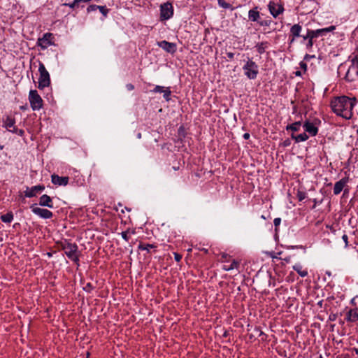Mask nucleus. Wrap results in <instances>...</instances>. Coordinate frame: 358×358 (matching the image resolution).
Masks as SVG:
<instances>
[{"instance_id": "obj_1", "label": "nucleus", "mask_w": 358, "mask_h": 358, "mask_svg": "<svg viewBox=\"0 0 358 358\" xmlns=\"http://www.w3.org/2000/svg\"><path fill=\"white\" fill-rule=\"evenodd\" d=\"M357 103V100L355 96H341L331 100V107L335 114L350 120L353 115V109Z\"/></svg>"}, {"instance_id": "obj_2", "label": "nucleus", "mask_w": 358, "mask_h": 358, "mask_svg": "<svg viewBox=\"0 0 358 358\" xmlns=\"http://www.w3.org/2000/svg\"><path fill=\"white\" fill-rule=\"evenodd\" d=\"M336 29L335 26H330L329 27L318 29L316 30L308 29L306 35L302 36L304 41L308 40L306 48L310 49L313 47V43L311 42L312 38H317L320 36L325 35L327 33L334 31Z\"/></svg>"}, {"instance_id": "obj_3", "label": "nucleus", "mask_w": 358, "mask_h": 358, "mask_svg": "<svg viewBox=\"0 0 358 358\" xmlns=\"http://www.w3.org/2000/svg\"><path fill=\"white\" fill-rule=\"evenodd\" d=\"M62 249L64 251L65 255L69 259L76 263L79 262L80 252L76 243L64 241L62 243Z\"/></svg>"}, {"instance_id": "obj_4", "label": "nucleus", "mask_w": 358, "mask_h": 358, "mask_svg": "<svg viewBox=\"0 0 358 358\" xmlns=\"http://www.w3.org/2000/svg\"><path fill=\"white\" fill-rule=\"evenodd\" d=\"M38 71L40 77L38 79V89L43 90L47 87L50 84V78L48 71L46 70L45 65L42 63H39Z\"/></svg>"}, {"instance_id": "obj_5", "label": "nucleus", "mask_w": 358, "mask_h": 358, "mask_svg": "<svg viewBox=\"0 0 358 358\" xmlns=\"http://www.w3.org/2000/svg\"><path fill=\"white\" fill-rule=\"evenodd\" d=\"M29 101L33 110H39L43 107V99L36 90H31L29 93Z\"/></svg>"}, {"instance_id": "obj_6", "label": "nucleus", "mask_w": 358, "mask_h": 358, "mask_svg": "<svg viewBox=\"0 0 358 358\" xmlns=\"http://www.w3.org/2000/svg\"><path fill=\"white\" fill-rule=\"evenodd\" d=\"M245 75L249 79H255L258 74V66L255 62L249 59L246 62L245 65L243 66Z\"/></svg>"}, {"instance_id": "obj_7", "label": "nucleus", "mask_w": 358, "mask_h": 358, "mask_svg": "<svg viewBox=\"0 0 358 358\" xmlns=\"http://www.w3.org/2000/svg\"><path fill=\"white\" fill-rule=\"evenodd\" d=\"M38 46L41 49L45 50L48 47L55 45L54 36L52 33H45L41 38H39L37 41Z\"/></svg>"}, {"instance_id": "obj_8", "label": "nucleus", "mask_w": 358, "mask_h": 358, "mask_svg": "<svg viewBox=\"0 0 358 358\" xmlns=\"http://www.w3.org/2000/svg\"><path fill=\"white\" fill-rule=\"evenodd\" d=\"M358 76V59L355 57L352 60V64L345 74V79L348 81H353Z\"/></svg>"}, {"instance_id": "obj_9", "label": "nucleus", "mask_w": 358, "mask_h": 358, "mask_svg": "<svg viewBox=\"0 0 358 358\" xmlns=\"http://www.w3.org/2000/svg\"><path fill=\"white\" fill-rule=\"evenodd\" d=\"M173 15V8L171 3L167 2L161 5L160 18L162 20L170 19Z\"/></svg>"}, {"instance_id": "obj_10", "label": "nucleus", "mask_w": 358, "mask_h": 358, "mask_svg": "<svg viewBox=\"0 0 358 358\" xmlns=\"http://www.w3.org/2000/svg\"><path fill=\"white\" fill-rule=\"evenodd\" d=\"M268 8L271 15L276 18L279 15L284 12V8L282 5L275 3L274 1H270L268 5Z\"/></svg>"}, {"instance_id": "obj_11", "label": "nucleus", "mask_w": 358, "mask_h": 358, "mask_svg": "<svg viewBox=\"0 0 358 358\" xmlns=\"http://www.w3.org/2000/svg\"><path fill=\"white\" fill-rule=\"evenodd\" d=\"M157 44L159 48H162L164 50L169 53L173 54L176 52L177 46L174 43H171L166 41H162L157 42Z\"/></svg>"}, {"instance_id": "obj_12", "label": "nucleus", "mask_w": 358, "mask_h": 358, "mask_svg": "<svg viewBox=\"0 0 358 358\" xmlns=\"http://www.w3.org/2000/svg\"><path fill=\"white\" fill-rule=\"evenodd\" d=\"M31 210L35 215L43 219L51 218L53 215L52 213L50 210L45 208H41L36 206H32Z\"/></svg>"}, {"instance_id": "obj_13", "label": "nucleus", "mask_w": 358, "mask_h": 358, "mask_svg": "<svg viewBox=\"0 0 358 358\" xmlns=\"http://www.w3.org/2000/svg\"><path fill=\"white\" fill-rule=\"evenodd\" d=\"M349 182V178L348 177H344L340 180L337 181L334 187V194L335 195L339 194L343 189L345 192L346 189H345V187L347 186V184Z\"/></svg>"}, {"instance_id": "obj_14", "label": "nucleus", "mask_w": 358, "mask_h": 358, "mask_svg": "<svg viewBox=\"0 0 358 358\" xmlns=\"http://www.w3.org/2000/svg\"><path fill=\"white\" fill-rule=\"evenodd\" d=\"M45 189V186L38 185L36 186H33L31 187H27L26 190L24 191V196L28 198L34 197L37 194Z\"/></svg>"}, {"instance_id": "obj_15", "label": "nucleus", "mask_w": 358, "mask_h": 358, "mask_svg": "<svg viewBox=\"0 0 358 358\" xmlns=\"http://www.w3.org/2000/svg\"><path fill=\"white\" fill-rule=\"evenodd\" d=\"M303 129L306 132L308 133L311 136H315L318 132V127L315 122L306 121L303 125Z\"/></svg>"}, {"instance_id": "obj_16", "label": "nucleus", "mask_w": 358, "mask_h": 358, "mask_svg": "<svg viewBox=\"0 0 358 358\" xmlns=\"http://www.w3.org/2000/svg\"><path fill=\"white\" fill-rule=\"evenodd\" d=\"M302 30V27L299 24H295L290 28V43H292L296 38L300 36V33Z\"/></svg>"}, {"instance_id": "obj_17", "label": "nucleus", "mask_w": 358, "mask_h": 358, "mask_svg": "<svg viewBox=\"0 0 358 358\" xmlns=\"http://www.w3.org/2000/svg\"><path fill=\"white\" fill-rule=\"evenodd\" d=\"M241 262L236 259L230 260L229 263H226L222 265V268L226 271H230L232 270H238L240 267Z\"/></svg>"}, {"instance_id": "obj_18", "label": "nucleus", "mask_w": 358, "mask_h": 358, "mask_svg": "<svg viewBox=\"0 0 358 358\" xmlns=\"http://www.w3.org/2000/svg\"><path fill=\"white\" fill-rule=\"evenodd\" d=\"M51 180L54 185L65 186L69 182V177H61L58 175L53 174L51 176Z\"/></svg>"}, {"instance_id": "obj_19", "label": "nucleus", "mask_w": 358, "mask_h": 358, "mask_svg": "<svg viewBox=\"0 0 358 358\" xmlns=\"http://www.w3.org/2000/svg\"><path fill=\"white\" fill-rule=\"evenodd\" d=\"M3 125L8 131H10V129H14L16 127L15 118L8 115L3 117Z\"/></svg>"}, {"instance_id": "obj_20", "label": "nucleus", "mask_w": 358, "mask_h": 358, "mask_svg": "<svg viewBox=\"0 0 358 358\" xmlns=\"http://www.w3.org/2000/svg\"><path fill=\"white\" fill-rule=\"evenodd\" d=\"M39 205L41 206H46L48 208H53L52 200L51 197L47 194H43L40 197Z\"/></svg>"}, {"instance_id": "obj_21", "label": "nucleus", "mask_w": 358, "mask_h": 358, "mask_svg": "<svg viewBox=\"0 0 358 358\" xmlns=\"http://www.w3.org/2000/svg\"><path fill=\"white\" fill-rule=\"evenodd\" d=\"M248 18L252 22H259L260 18V13L258 11V8L255 7L248 11Z\"/></svg>"}, {"instance_id": "obj_22", "label": "nucleus", "mask_w": 358, "mask_h": 358, "mask_svg": "<svg viewBox=\"0 0 358 358\" xmlns=\"http://www.w3.org/2000/svg\"><path fill=\"white\" fill-rule=\"evenodd\" d=\"M347 320L350 322H355L358 320V308L352 309L348 312Z\"/></svg>"}, {"instance_id": "obj_23", "label": "nucleus", "mask_w": 358, "mask_h": 358, "mask_svg": "<svg viewBox=\"0 0 358 358\" xmlns=\"http://www.w3.org/2000/svg\"><path fill=\"white\" fill-rule=\"evenodd\" d=\"M291 136L292 138H293L296 143L306 141L308 138V136L306 134V132L300 134L299 135H294V134H292Z\"/></svg>"}, {"instance_id": "obj_24", "label": "nucleus", "mask_w": 358, "mask_h": 358, "mask_svg": "<svg viewBox=\"0 0 358 358\" xmlns=\"http://www.w3.org/2000/svg\"><path fill=\"white\" fill-rule=\"evenodd\" d=\"M293 269L296 271L298 274L301 277H306L308 275L306 269H303L302 266L300 264H296L293 266Z\"/></svg>"}, {"instance_id": "obj_25", "label": "nucleus", "mask_w": 358, "mask_h": 358, "mask_svg": "<svg viewBox=\"0 0 358 358\" xmlns=\"http://www.w3.org/2000/svg\"><path fill=\"white\" fill-rule=\"evenodd\" d=\"M268 47V43L266 41L261 42L256 45L257 50L259 54H263Z\"/></svg>"}, {"instance_id": "obj_26", "label": "nucleus", "mask_w": 358, "mask_h": 358, "mask_svg": "<svg viewBox=\"0 0 358 358\" xmlns=\"http://www.w3.org/2000/svg\"><path fill=\"white\" fill-rule=\"evenodd\" d=\"M1 220L5 223H10L13 220V215L11 212L7 213L1 216Z\"/></svg>"}, {"instance_id": "obj_27", "label": "nucleus", "mask_w": 358, "mask_h": 358, "mask_svg": "<svg viewBox=\"0 0 358 358\" xmlns=\"http://www.w3.org/2000/svg\"><path fill=\"white\" fill-rule=\"evenodd\" d=\"M138 249L141 250H146L148 252H150V249H154V248H156L157 246L155 245H153V244H143V243H140L138 245Z\"/></svg>"}, {"instance_id": "obj_28", "label": "nucleus", "mask_w": 358, "mask_h": 358, "mask_svg": "<svg viewBox=\"0 0 358 358\" xmlns=\"http://www.w3.org/2000/svg\"><path fill=\"white\" fill-rule=\"evenodd\" d=\"M301 125V122H296L292 124L287 125L286 129L292 130L293 131H297L300 129Z\"/></svg>"}, {"instance_id": "obj_29", "label": "nucleus", "mask_w": 358, "mask_h": 358, "mask_svg": "<svg viewBox=\"0 0 358 358\" xmlns=\"http://www.w3.org/2000/svg\"><path fill=\"white\" fill-rule=\"evenodd\" d=\"M218 5L225 9H231L233 10L234 8L232 7V6L227 3L225 0H217Z\"/></svg>"}, {"instance_id": "obj_30", "label": "nucleus", "mask_w": 358, "mask_h": 358, "mask_svg": "<svg viewBox=\"0 0 358 358\" xmlns=\"http://www.w3.org/2000/svg\"><path fill=\"white\" fill-rule=\"evenodd\" d=\"M220 256V262L224 263V264L226 263H229L230 260L232 259L230 255L224 252L222 253Z\"/></svg>"}, {"instance_id": "obj_31", "label": "nucleus", "mask_w": 358, "mask_h": 358, "mask_svg": "<svg viewBox=\"0 0 358 358\" xmlns=\"http://www.w3.org/2000/svg\"><path fill=\"white\" fill-rule=\"evenodd\" d=\"M163 93V96L164 98L166 100V101H169L171 99V90H169V87H165V89L164 90V92H162Z\"/></svg>"}, {"instance_id": "obj_32", "label": "nucleus", "mask_w": 358, "mask_h": 358, "mask_svg": "<svg viewBox=\"0 0 358 358\" xmlns=\"http://www.w3.org/2000/svg\"><path fill=\"white\" fill-rule=\"evenodd\" d=\"M271 22L272 21L270 20H264L259 21L258 24L262 27H270Z\"/></svg>"}, {"instance_id": "obj_33", "label": "nucleus", "mask_w": 358, "mask_h": 358, "mask_svg": "<svg viewBox=\"0 0 358 358\" xmlns=\"http://www.w3.org/2000/svg\"><path fill=\"white\" fill-rule=\"evenodd\" d=\"M99 11L103 14V16L106 17L109 10L104 6H100L99 8Z\"/></svg>"}, {"instance_id": "obj_34", "label": "nucleus", "mask_w": 358, "mask_h": 358, "mask_svg": "<svg viewBox=\"0 0 358 358\" xmlns=\"http://www.w3.org/2000/svg\"><path fill=\"white\" fill-rule=\"evenodd\" d=\"M164 89V87L156 85L155 87L152 90V92L155 93H162Z\"/></svg>"}, {"instance_id": "obj_35", "label": "nucleus", "mask_w": 358, "mask_h": 358, "mask_svg": "<svg viewBox=\"0 0 358 358\" xmlns=\"http://www.w3.org/2000/svg\"><path fill=\"white\" fill-rule=\"evenodd\" d=\"M306 197V194L304 192L299 191L297 192V198L299 201H303Z\"/></svg>"}, {"instance_id": "obj_36", "label": "nucleus", "mask_w": 358, "mask_h": 358, "mask_svg": "<svg viewBox=\"0 0 358 358\" xmlns=\"http://www.w3.org/2000/svg\"><path fill=\"white\" fill-rule=\"evenodd\" d=\"M99 6H97V5H90L87 7V13H90V12H92V11H95L97 9L99 8Z\"/></svg>"}, {"instance_id": "obj_37", "label": "nucleus", "mask_w": 358, "mask_h": 358, "mask_svg": "<svg viewBox=\"0 0 358 358\" xmlns=\"http://www.w3.org/2000/svg\"><path fill=\"white\" fill-rule=\"evenodd\" d=\"M10 132L14 133V134H18L19 136H23L24 134V130L18 129L17 127H15L14 129H10Z\"/></svg>"}, {"instance_id": "obj_38", "label": "nucleus", "mask_w": 358, "mask_h": 358, "mask_svg": "<svg viewBox=\"0 0 358 358\" xmlns=\"http://www.w3.org/2000/svg\"><path fill=\"white\" fill-rule=\"evenodd\" d=\"M129 233V230H127L125 231H122L120 234L122 238L125 240L126 241H128L129 240V236H128V234Z\"/></svg>"}, {"instance_id": "obj_39", "label": "nucleus", "mask_w": 358, "mask_h": 358, "mask_svg": "<svg viewBox=\"0 0 358 358\" xmlns=\"http://www.w3.org/2000/svg\"><path fill=\"white\" fill-rule=\"evenodd\" d=\"M80 0H74L72 3L66 4L68 6H69L71 8H75L78 3H80Z\"/></svg>"}, {"instance_id": "obj_40", "label": "nucleus", "mask_w": 358, "mask_h": 358, "mask_svg": "<svg viewBox=\"0 0 358 358\" xmlns=\"http://www.w3.org/2000/svg\"><path fill=\"white\" fill-rule=\"evenodd\" d=\"M173 255H174L175 260L177 262H179L181 260V259H182V255H180V254H178L177 252H174Z\"/></svg>"}, {"instance_id": "obj_41", "label": "nucleus", "mask_w": 358, "mask_h": 358, "mask_svg": "<svg viewBox=\"0 0 358 358\" xmlns=\"http://www.w3.org/2000/svg\"><path fill=\"white\" fill-rule=\"evenodd\" d=\"M342 239L345 242V247L347 248L348 246V237L346 234H343L342 236Z\"/></svg>"}, {"instance_id": "obj_42", "label": "nucleus", "mask_w": 358, "mask_h": 358, "mask_svg": "<svg viewBox=\"0 0 358 358\" xmlns=\"http://www.w3.org/2000/svg\"><path fill=\"white\" fill-rule=\"evenodd\" d=\"M280 222H281V219L279 217L275 218L273 220V223L275 227H278V225H280Z\"/></svg>"}, {"instance_id": "obj_43", "label": "nucleus", "mask_w": 358, "mask_h": 358, "mask_svg": "<svg viewBox=\"0 0 358 358\" xmlns=\"http://www.w3.org/2000/svg\"><path fill=\"white\" fill-rule=\"evenodd\" d=\"M126 87H127V89L129 91H131V90H133L134 89V86L132 84H131V83L127 84V85H126Z\"/></svg>"}, {"instance_id": "obj_44", "label": "nucleus", "mask_w": 358, "mask_h": 358, "mask_svg": "<svg viewBox=\"0 0 358 358\" xmlns=\"http://www.w3.org/2000/svg\"><path fill=\"white\" fill-rule=\"evenodd\" d=\"M91 289H92V285L90 283H87V285L84 287V289L87 292H90Z\"/></svg>"}, {"instance_id": "obj_45", "label": "nucleus", "mask_w": 358, "mask_h": 358, "mask_svg": "<svg viewBox=\"0 0 358 358\" xmlns=\"http://www.w3.org/2000/svg\"><path fill=\"white\" fill-rule=\"evenodd\" d=\"M244 139H248L250 138V134L248 133H245L243 134Z\"/></svg>"}, {"instance_id": "obj_46", "label": "nucleus", "mask_w": 358, "mask_h": 358, "mask_svg": "<svg viewBox=\"0 0 358 358\" xmlns=\"http://www.w3.org/2000/svg\"><path fill=\"white\" fill-rule=\"evenodd\" d=\"M233 56H234V54H233V53H228V57H229V58H232V57H233Z\"/></svg>"}, {"instance_id": "obj_47", "label": "nucleus", "mask_w": 358, "mask_h": 358, "mask_svg": "<svg viewBox=\"0 0 358 358\" xmlns=\"http://www.w3.org/2000/svg\"><path fill=\"white\" fill-rule=\"evenodd\" d=\"M285 260L287 262H289L290 261V257H287V258H285Z\"/></svg>"}, {"instance_id": "obj_48", "label": "nucleus", "mask_w": 358, "mask_h": 358, "mask_svg": "<svg viewBox=\"0 0 358 358\" xmlns=\"http://www.w3.org/2000/svg\"><path fill=\"white\" fill-rule=\"evenodd\" d=\"M131 234H135V231H134V230H132V231H131Z\"/></svg>"}, {"instance_id": "obj_49", "label": "nucleus", "mask_w": 358, "mask_h": 358, "mask_svg": "<svg viewBox=\"0 0 358 358\" xmlns=\"http://www.w3.org/2000/svg\"><path fill=\"white\" fill-rule=\"evenodd\" d=\"M314 38H311V42H313V43Z\"/></svg>"}, {"instance_id": "obj_50", "label": "nucleus", "mask_w": 358, "mask_h": 358, "mask_svg": "<svg viewBox=\"0 0 358 358\" xmlns=\"http://www.w3.org/2000/svg\"><path fill=\"white\" fill-rule=\"evenodd\" d=\"M318 358H323L322 355H320Z\"/></svg>"}, {"instance_id": "obj_51", "label": "nucleus", "mask_w": 358, "mask_h": 358, "mask_svg": "<svg viewBox=\"0 0 358 358\" xmlns=\"http://www.w3.org/2000/svg\"><path fill=\"white\" fill-rule=\"evenodd\" d=\"M357 133H358V129H357Z\"/></svg>"}]
</instances>
